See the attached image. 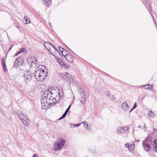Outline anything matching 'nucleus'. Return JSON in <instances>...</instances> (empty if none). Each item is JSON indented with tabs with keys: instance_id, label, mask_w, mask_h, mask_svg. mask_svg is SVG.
<instances>
[{
	"instance_id": "obj_45",
	"label": "nucleus",
	"mask_w": 157,
	"mask_h": 157,
	"mask_svg": "<svg viewBox=\"0 0 157 157\" xmlns=\"http://www.w3.org/2000/svg\"><path fill=\"white\" fill-rule=\"evenodd\" d=\"M144 128L145 129V130H146V125H145L144 123Z\"/></svg>"
},
{
	"instance_id": "obj_37",
	"label": "nucleus",
	"mask_w": 157,
	"mask_h": 157,
	"mask_svg": "<svg viewBox=\"0 0 157 157\" xmlns=\"http://www.w3.org/2000/svg\"><path fill=\"white\" fill-rule=\"evenodd\" d=\"M57 91L58 92V94L60 95V92H61L62 91V90L61 89H60V90L58 89H57Z\"/></svg>"
},
{
	"instance_id": "obj_52",
	"label": "nucleus",
	"mask_w": 157,
	"mask_h": 157,
	"mask_svg": "<svg viewBox=\"0 0 157 157\" xmlns=\"http://www.w3.org/2000/svg\"><path fill=\"white\" fill-rule=\"evenodd\" d=\"M64 54H65V53H64ZM65 55V54H64Z\"/></svg>"
},
{
	"instance_id": "obj_6",
	"label": "nucleus",
	"mask_w": 157,
	"mask_h": 157,
	"mask_svg": "<svg viewBox=\"0 0 157 157\" xmlns=\"http://www.w3.org/2000/svg\"><path fill=\"white\" fill-rule=\"evenodd\" d=\"M44 46L45 48L50 53H52L54 50V47L52 44L48 42L44 43Z\"/></svg>"
},
{
	"instance_id": "obj_18",
	"label": "nucleus",
	"mask_w": 157,
	"mask_h": 157,
	"mask_svg": "<svg viewBox=\"0 0 157 157\" xmlns=\"http://www.w3.org/2000/svg\"><path fill=\"white\" fill-rule=\"evenodd\" d=\"M153 145L154 150L157 153V139L154 141Z\"/></svg>"
},
{
	"instance_id": "obj_29",
	"label": "nucleus",
	"mask_w": 157,
	"mask_h": 157,
	"mask_svg": "<svg viewBox=\"0 0 157 157\" xmlns=\"http://www.w3.org/2000/svg\"><path fill=\"white\" fill-rule=\"evenodd\" d=\"M67 113H65V112H64V114L62 115V117H60L59 119V120H61V119H62L63 118H64L66 116L67 114Z\"/></svg>"
},
{
	"instance_id": "obj_40",
	"label": "nucleus",
	"mask_w": 157,
	"mask_h": 157,
	"mask_svg": "<svg viewBox=\"0 0 157 157\" xmlns=\"http://www.w3.org/2000/svg\"><path fill=\"white\" fill-rule=\"evenodd\" d=\"M82 123H83V124L84 126H85V125H86L87 124V122L86 121H83V122H82Z\"/></svg>"
},
{
	"instance_id": "obj_13",
	"label": "nucleus",
	"mask_w": 157,
	"mask_h": 157,
	"mask_svg": "<svg viewBox=\"0 0 157 157\" xmlns=\"http://www.w3.org/2000/svg\"><path fill=\"white\" fill-rule=\"evenodd\" d=\"M54 50L53 51V53H51L52 55L56 57H58L60 56V53L59 51L54 47Z\"/></svg>"
},
{
	"instance_id": "obj_41",
	"label": "nucleus",
	"mask_w": 157,
	"mask_h": 157,
	"mask_svg": "<svg viewBox=\"0 0 157 157\" xmlns=\"http://www.w3.org/2000/svg\"><path fill=\"white\" fill-rule=\"evenodd\" d=\"M2 64L5 63V59H4L3 58H2Z\"/></svg>"
},
{
	"instance_id": "obj_3",
	"label": "nucleus",
	"mask_w": 157,
	"mask_h": 157,
	"mask_svg": "<svg viewBox=\"0 0 157 157\" xmlns=\"http://www.w3.org/2000/svg\"><path fill=\"white\" fill-rule=\"evenodd\" d=\"M59 76L65 81H68V82H71L73 80L71 76V75L68 72L60 74Z\"/></svg>"
},
{
	"instance_id": "obj_23",
	"label": "nucleus",
	"mask_w": 157,
	"mask_h": 157,
	"mask_svg": "<svg viewBox=\"0 0 157 157\" xmlns=\"http://www.w3.org/2000/svg\"><path fill=\"white\" fill-rule=\"evenodd\" d=\"M148 116L151 118H153L155 116V114L152 111H150L148 113Z\"/></svg>"
},
{
	"instance_id": "obj_8",
	"label": "nucleus",
	"mask_w": 157,
	"mask_h": 157,
	"mask_svg": "<svg viewBox=\"0 0 157 157\" xmlns=\"http://www.w3.org/2000/svg\"><path fill=\"white\" fill-rule=\"evenodd\" d=\"M142 145L144 150L147 152H148L149 151L150 146L149 144L148 143V142L147 140H146L143 142Z\"/></svg>"
},
{
	"instance_id": "obj_10",
	"label": "nucleus",
	"mask_w": 157,
	"mask_h": 157,
	"mask_svg": "<svg viewBox=\"0 0 157 157\" xmlns=\"http://www.w3.org/2000/svg\"><path fill=\"white\" fill-rule=\"evenodd\" d=\"M57 143L61 147H63L65 144L66 141L64 139L61 138L58 140Z\"/></svg>"
},
{
	"instance_id": "obj_33",
	"label": "nucleus",
	"mask_w": 157,
	"mask_h": 157,
	"mask_svg": "<svg viewBox=\"0 0 157 157\" xmlns=\"http://www.w3.org/2000/svg\"><path fill=\"white\" fill-rule=\"evenodd\" d=\"M2 66L3 67V71H7L6 68V66L5 65V63L3 64H2Z\"/></svg>"
},
{
	"instance_id": "obj_28",
	"label": "nucleus",
	"mask_w": 157,
	"mask_h": 157,
	"mask_svg": "<svg viewBox=\"0 0 157 157\" xmlns=\"http://www.w3.org/2000/svg\"><path fill=\"white\" fill-rule=\"evenodd\" d=\"M81 123H79L78 124H71V125L72 126H73V127H72V126H71V128H74L75 127H78L79 126L81 125Z\"/></svg>"
},
{
	"instance_id": "obj_42",
	"label": "nucleus",
	"mask_w": 157,
	"mask_h": 157,
	"mask_svg": "<svg viewBox=\"0 0 157 157\" xmlns=\"http://www.w3.org/2000/svg\"><path fill=\"white\" fill-rule=\"evenodd\" d=\"M109 98H110V99H111V100H113L114 99V97L113 96H111V97H109Z\"/></svg>"
},
{
	"instance_id": "obj_46",
	"label": "nucleus",
	"mask_w": 157,
	"mask_h": 157,
	"mask_svg": "<svg viewBox=\"0 0 157 157\" xmlns=\"http://www.w3.org/2000/svg\"><path fill=\"white\" fill-rule=\"evenodd\" d=\"M13 46V45H12L10 47V48L9 50L11 49L12 47Z\"/></svg>"
},
{
	"instance_id": "obj_25",
	"label": "nucleus",
	"mask_w": 157,
	"mask_h": 157,
	"mask_svg": "<svg viewBox=\"0 0 157 157\" xmlns=\"http://www.w3.org/2000/svg\"><path fill=\"white\" fill-rule=\"evenodd\" d=\"M24 19H25L26 21V22L25 24H28V23H30V20L28 17V16H25L24 17Z\"/></svg>"
},
{
	"instance_id": "obj_32",
	"label": "nucleus",
	"mask_w": 157,
	"mask_h": 157,
	"mask_svg": "<svg viewBox=\"0 0 157 157\" xmlns=\"http://www.w3.org/2000/svg\"><path fill=\"white\" fill-rule=\"evenodd\" d=\"M17 62H18L17 59H16L15 60V62L14 63V65L18 66V65H20V64H19V63H17Z\"/></svg>"
},
{
	"instance_id": "obj_34",
	"label": "nucleus",
	"mask_w": 157,
	"mask_h": 157,
	"mask_svg": "<svg viewBox=\"0 0 157 157\" xmlns=\"http://www.w3.org/2000/svg\"><path fill=\"white\" fill-rule=\"evenodd\" d=\"M62 63H63V64L62 65L63 67L66 69H67L69 67V66L65 65V64L63 63V62H62Z\"/></svg>"
},
{
	"instance_id": "obj_16",
	"label": "nucleus",
	"mask_w": 157,
	"mask_h": 157,
	"mask_svg": "<svg viewBox=\"0 0 157 157\" xmlns=\"http://www.w3.org/2000/svg\"><path fill=\"white\" fill-rule=\"evenodd\" d=\"M117 133L120 135H121L122 133H124L123 127H119L117 129Z\"/></svg>"
},
{
	"instance_id": "obj_14",
	"label": "nucleus",
	"mask_w": 157,
	"mask_h": 157,
	"mask_svg": "<svg viewBox=\"0 0 157 157\" xmlns=\"http://www.w3.org/2000/svg\"><path fill=\"white\" fill-rule=\"evenodd\" d=\"M54 150L55 151H59L61 149L62 147H61L57 142L53 145Z\"/></svg>"
},
{
	"instance_id": "obj_26",
	"label": "nucleus",
	"mask_w": 157,
	"mask_h": 157,
	"mask_svg": "<svg viewBox=\"0 0 157 157\" xmlns=\"http://www.w3.org/2000/svg\"><path fill=\"white\" fill-rule=\"evenodd\" d=\"M59 51L62 52V53L63 56L64 55V52H67L65 50L64 51H63V48L61 47H59Z\"/></svg>"
},
{
	"instance_id": "obj_50",
	"label": "nucleus",
	"mask_w": 157,
	"mask_h": 157,
	"mask_svg": "<svg viewBox=\"0 0 157 157\" xmlns=\"http://www.w3.org/2000/svg\"><path fill=\"white\" fill-rule=\"evenodd\" d=\"M137 141H138V142H139V140H137Z\"/></svg>"
},
{
	"instance_id": "obj_9",
	"label": "nucleus",
	"mask_w": 157,
	"mask_h": 157,
	"mask_svg": "<svg viewBox=\"0 0 157 157\" xmlns=\"http://www.w3.org/2000/svg\"><path fill=\"white\" fill-rule=\"evenodd\" d=\"M66 59L70 63H72L73 61L74 57L71 54H68L63 55Z\"/></svg>"
},
{
	"instance_id": "obj_7",
	"label": "nucleus",
	"mask_w": 157,
	"mask_h": 157,
	"mask_svg": "<svg viewBox=\"0 0 157 157\" xmlns=\"http://www.w3.org/2000/svg\"><path fill=\"white\" fill-rule=\"evenodd\" d=\"M32 78V75L31 73L29 71H28L24 75L23 78L24 79V81L26 83L28 81H30Z\"/></svg>"
},
{
	"instance_id": "obj_44",
	"label": "nucleus",
	"mask_w": 157,
	"mask_h": 157,
	"mask_svg": "<svg viewBox=\"0 0 157 157\" xmlns=\"http://www.w3.org/2000/svg\"><path fill=\"white\" fill-rule=\"evenodd\" d=\"M138 127L139 128H143V127H142V126L141 125H140L139 126H138Z\"/></svg>"
},
{
	"instance_id": "obj_17",
	"label": "nucleus",
	"mask_w": 157,
	"mask_h": 157,
	"mask_svg": "<svg viewBox=\"0 0 157 157\" xmlns=\"http://www.w3.org/2000/svg\"><path fill=\"white\" fill-rule=\"evenodd\" d=\"M42 2L45 4L47 6H50L52 4L51 0H42Z\"/></svg>"
},
{
	"instance_id": "obj_51",
	"label": "nucleus",
	"mask_w": 157,
	"mask_h": 157,
	"mask_svg": "<svg viewBox=\"0 0 157 157\" xmlns=\"http://www.w3.org/2000/svg\"><path fill=\"white\" fill-rule=\"evenodd\" d=\"M137 141H138V142H139V140H137Z\"/></svg>"
},
{
	"instance_id": "obj_12",
	"label": "nucleus",
	"mask_w": 157,
	"mask_h": 157,
	"mask_svg": "<svg viewBox=\"0 0 157 157\" xmlns=\"http://www.w3.org/2000/svg\"><path fill=\"white\" fill-rule=\"evenodd\" d=\"M122 109L124 112L127 111L128 110L129 107L127 103L126 102H123L122 105Z\"/></svg>"
},
{
	"instance_id": "obj_1",
	"label": "nucleus",
	"mask_w": 157,
	"mask_h": 157,
	"mask_svg": "<svg viewBox=\"0 0 157 157\" xmlns=\"http://www.w3.org/2000/svg\"><path fill=\"white\" fill-rule=\"evenodd\" d=\"M45 67L42 65H39L36 69L35 75L36 79L39 81H43L47 75V71H45Z\"/></svg>"
},
{
	"instance_id": "obj_22",
	"label": "nucleus",
	"mask_w": 157,
	"mask_h": 157,
	"mask_svg": "<svg viewBox=\"0 0 157 157\" xmlns=\"http://www.w3.org/2000/svg\"><path fill=\"white\" fill-rule=\"evenodd\" d=\"M135 146V144H133L129 145L128 147V149L130 151H133L134 148Z\"/></svg>"
},
{
	"instance_id": "obj_21",
	"label": "nucleus",
	"mask_w": 157,
	"mask_h": 157,
	"mask_svg": "<svg viewBox=\"0 0 157 157\" xmlns=\"http://www.w3.org/2000/svg\"><path fill=\"white\" fill-rule=\"evenodd\" d=\"M18 116L20 120L22 121L24 119V118L26 117L23 113L18 114Z\"/></svg>"
},
{
	"instance_id": "obj_11",
	"label": "nucleus",
	"mask_w": 157,
	"mask_h": 157,
	"mask_svg": "<svg viewBox=\"0 0 157 157\" xmlns=\"http://www.w3.org/2000/svg\"><path fill=\"white\" fill-rule=\"evenodd\" d=\"M80 91L82 90L83 93V94H82L81 97L80 98V102L82 104L84 105L86 103V96L83 90L81 88H80Z\"/></svg>"
},
{
	"instance_id": "obj_36",
	"label": "nucleus",
	"mask_w": 157,
	"mask_h": 157,
	"mask_svg": "<svg viewBox=\"0 0 157 157\" xmlns=\"http://www.w3.org/2000/svg\"><path fill=\"white\" fill-rule=\"evenodd\" d=\"M70 107H71V105H70L69 106V107H68V108H67V109L65 111V112L67 113L69 110V109L70 108Z\"/></svg>"
},
{
	"instance_id": "obj_38",
	"label": "nucleus",
	"mask_w": 157,
	"mask_h": 157,
	"mask_svg": "<svg viewBox=\"0 0 157 157\" xmlns=\"http://www.w3.org/2000/svg\"><path fill=\"white\" fill-rule=\"evenodd\" d=\"M129 144H128V143H126L125 145V147H126V148H127V147H129Z\"/></svg>"
},
{
	"instance_id": "obj_49",
	"label": "nucleus",
	"mask_w": 157,
	"mask_h": 157,
	"mask_svg": "<svg viewBox=\"0 0 157 157\" xmlns=\"http://www.w3.org/2000/svg\"><path fill=\"white\" fill-rule=\"evenodd\" d=\"M71 126H72V127H73V126H72V125H71Z\"/></svg>"
},
{
	"instance_id": "obj_19",
	"label": "nucleus",
	"mask_w": 157,
	"mask_h": 157,
	"mask_svg": "<svg viewBox=\"0 0 157 157\" xmlns=\"http://www.w3.org/2000/svg\"><path fill=\"white\" fill-rule=\"evenodd\" d=\"M25 50V48H22L21 50L19 52H17L15 54V55L14 56H13V57H14V56H18L19 54H20L22 52H24Z\"/></svg>"
},
{
	"instance_id": "obj_48",
	"label": "nucleus",
	"mask_w": 157,
	"mask_h": 157,
	"mask_svg": "<svg viewBox=\"0 0 157 157\" xmlns=\"http://www.w3.org/2000/svg\"><path fill=\"white\" fill-rule=\"evenodd\" d=\"M16 27H17V28H18V29H19V26H18V25H17V26Z\"/></svg>"
},
{
	"instance_id": "obj_5",
	"label": "nucleus",
	"mask_w": 157,
	"mask_h": 157,
	"mask_svg": "<svg viewBox=\"0 0 157 157\" xmlns=\"http://www.w3.org/2000/svg\"><path fill=\"white\" fill-rule=\"evenodd\" d=\"M54 90H52V91H50V96L48 99V100L49 102V104L50 105L53 103L55 104L56 103V100L55 98L56 95Z\"/></svg>"
},
{
	"instance_id": "obj_15",
	"label": "nucleus",
	"mask_w": 157,
	"mask_h": 157,
	"mask_svg": "<svg viewBox=\"0 0 157 157\" xmlns=\"http://www.w3.org/2000/svg\"><path fill=\"white\" fill-rule=\"evenodd\" d=\"M23 124L25 126H27L30 123V121L27 117L24 118V119L22 121Z\"/></svg>"
},
{
	"instance_id": "obj_20",
	"label": "nucleus",
	"mask_w": 157,
	"mask_h": 157,
	"mask_svg": "<svg viewBox=\"0 0 157 157\" xmlns=\"http://www.w3.org/2000/svg\"><path fill=\"white\" fill-rule=\"evenodd\" d=\"M17 59L18 60V62L17 63H19V64H20V65H21L22 64L23 62V59L21 57H19L17 58Z\"/></svg>"
},
{
	"instance_id": "obj_30",
	"label": "nucleus",
	"mask_w": 157,
	"mask_h": 157,
	"mask_svg": "<svg viewBox=\"0 0 157 157\" xmlns=\"http://www.w3.org/2000/svg\"><path fill=\"white\" fill-rule=\"evenodd\" d=\"M86 128L88 131H90L91 129V126L90 125H88L87 124L86 127H85Z\"/></svg>"
},
{
	"instance_id": "obj_4",
	"label": "nucleus",
	"mask_w": 157,
	"mask_h": 157,
	"mask_svg": "<svg viewBox=\"0 0 157 157\" xmlns=\"http://www.w3.org/2000/svg\"><path fill=\"white\" fill-rule=\"evenodd\" d=\"M28 64L31 67H35L36 66L38 61L36 58L34 57H31L27 59Z\"/></svg>"
},
{
	"instance_id": "obj_35",
	"label": "nucleus",
	"mask_w": 157,
	"mask_h": 157,
	"mask_svg": "<svg viewBox=\"0 0 157 157\" xmlns=\"http://www.w3.org/2000/svg\"><path fill=\"white\" fill-rule=\"evenodd\" d=\"M106 94L107 95V96L109 97H110L111 96V95L110 94V93L109 91H107L106 92Z\"/></svg>"
},
{
	"instance_id": "obj_43",
	"label": "nucleus",
	"mask_w": 157,
	"mask_h": 157,
	"mask_svg": "<svg viewBox=\"0 0 157 157\" xmlns=\"http://www.w3.org/2000/svg\"><path fill=\"white\" fill-rule=\"evenodd\" d=\"M153 85H150V87L151 88V89H152L153 88Z\"/></svg>"
},
{
	"instance_id": "obj_31",
	"label": "nucleus",
	"mask_w": 157,
	"mask_h": 157,
	"mask_svg": "<svg viewBox=\"0 0 157 157\" xmlns=\"http://www.w3.org/2000/svg\"><path fill=\"white\" fill-rule=\"evenodd\" d=\"M137 106V104H136V102H135L134 106H133V108L132 109L130 110L129 111V113H130V112H131V111L133 110L134 109H135L136 107Z\"/></svg>"
},
{
	"instance_id": "obj_39",
	"label": "nucleus",
	"mask_w": 157,
	"mask_h": 157,
	"mask_svg": "<svg viewBox=\"0 0 157 157\" xmlns=\"http://www.w3.org/2000/svg\"><path fill=\"white\" fill-rule=\"evenodd\" d=\"M95 91L98 93H100L101 91V90L100 88H98L96 89Z\"/></svg>"
},
{
	"instance_id": "obj_24",
	"label": "nucleus",
	"mask_w": 157,
	"mask_h": 157,
	"mask_svg": "<svg viewBox=\"0 0 157 157\" xmlns=\"http://www.w3.org/2000/svg\"><path fill=\"white\" fill-rule=\"evenodd\" d=\"M150 86V84H148L142 86V87H144V88L150 90L151 89Z\"/></svg>"
},
{
	"instance_id": "obj_2",
	"label": "nucleus",
	"mask_w": 157,
	"mask_h": 157,
	"mask_svg": "<svg viewBox=\"0 0 157 157\" xmlns=\"http://www.w3.org/2000/svg\"><path fill=\"white\" fill-rule=\"evenodd\" d=\"M50 91L47 90L45 91L42 96V98L41 100V103L42 108L43 109H46V107L49 104V102L48 99L50 96Z\"/></svg>"
},
{
	"instance_id": "obj_47",
	"label": "nucleus",
	"mask_w": 157,
	"mask_h": 157,
	"mask_svg": "<svg viewBox=\"0 0 157 157\" xmlns=\"http://www.w3.org/2000/svg\"><path fill=\"white\" fill-rule=\"evenodd\" d=\"M49 25L50 26H51V23H49Z\"/></svg>"
},
{
	"instance_id": "obj_27",
	"label": "nucleus",
	"mask_w": 157,
	"mask_h": 157,
	"mask_svg": "<svg viewBox=\"0 0 157 157\" xmlns=\"http://www.w3.org/2000/svg\"><path fill=\"white\" fill-rule=\"evenodd\" d=\"M123 128L124 132V133L128 132V128L127 126L123 127Z\"/></svg>"
}]
</instances>
